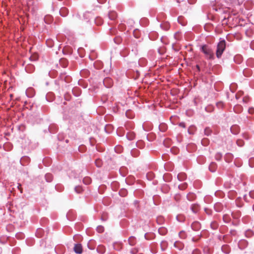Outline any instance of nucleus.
I'll use <instances>...</instances> for the list:
<instances>
[{"instance_id":"f257e3e1","label":"nucleus","mask_w":254,"mask_h":254,"mask_svg":"<svg viewBox=\"0 0 254 254\" xmlns=\"http://www.w3.org/2000/svg\"><path fill=\"white\" fill-rule=\"evenodd\" d=\"M226 48V42L224 40L220 41L217 47L216 50V56L218 58H220L221 57L222 53L225 50Z\"/></svg>"},{"instance_id":"f03ea898","label":"nucleus","mask_w":254,"mask_h":254,"mask_svg":"<svg viewBox=\"0 0 254 254\" xmlns=\"http://www.w3.org/2000/svg\"><path fill=\"white\" fill-rule=\"evenodd\" d=\"M202 51L206 55L207 58L209 59H213L214 55L212 50L206 45H203L202 48Z\"/></svg>"},{"instance_id":"7ed1b4c3","label":"nucleus","mask_w":254,"mask_h":254,"mask_svg":"<svg viewBox=\"0 0 254 254\" xmlns=\"http://www.w3.org/2000/svg\"><path fill=\"white\" fill-rule=\"evenodd\" d=\"M73 250L74 252L76 254H81L82 253V247L80 244H75Z\"/></svg>"},{"instance_id":"20e7f679","label":"nucleus","mask_w":254,"mask_h":254,"mask_svg":"<svg viewBox=\"0 0 254 254\" xmlns=\"http://www.w3.org/2000/svg\"><path fill=\"white\" fill-rule=\"evenodd\" d=\"M103 83L107 87H110L112 85V80L110 78H105Z\"/></svg>"},{"instance_id":"39448f33","label":"nucleus","mask_w":254,"mask_h":254,"mask_svg":"<svg viewBox=\"0 0 254 254\" xmlns=\"http://www.w3.org/2000/svg\"><path fill=\"white\" fill-rule=\"evenodd\" d=\"M191 228L194 231H197L200 228V224L198 222H194L192 223Z\"/></svg>"},{"instance_id":"423d86ee","label":"nucleus","mask_w":254,"mask_h":254,"mask_svg":"<svg viewBox=\"0 0 254 254\" xmlns=\"http://www.w3.org/2000/svg\"><path fill=\"white\" fill-rule=\"evenodd\" d=\"M217 168V165L215 163L212 162L209 166V169L211 172H214L216 171Z\"/></svg>"},{"instance_id":"0eeeda50","label":"nucleus","mask_w":254,"mask_h":254,"mask_svg":"<svg viewBox=\"0 0 254 254\" xmlns=\"http://www.w3.org/2000/svg\"><path fill=\"white\" fill-rule=\"evenodd\" d=\"M174 247L181 250L183 249L184 244L179 241H176L174 243Z\"/></svg>"},{"instance_id":"6e6552de","label":"nucleus","mask_w":254,"mask_h":254,"mask_svg":"<svg viewBox=\"0 0 254 254\" xmlns=\"http://www.w3.org/2000/svg\"><path fill=\"white\" fill-rule=\"evenodd\" d=\"M128 241L130 246H134L136 243V239L133 236L130 237Z\"/></svg>"},{"instance_id":"1a4fd4ad","label":"nucleus","mask_w":254,"mask_h":254,"mask_svg":"<svg viewBox=\"0 0 254 254\" xmlns=\"http://www.w3.org/2000/svg\"><path fill=\"white\" fill-rule=\"evenodd\" d=\"M234 111L237 113H239L242 111V107L240 105H236L234 108Z\"/></svg>"},{"instance_id":"9d476101","label":"nucleus","mask_w":254,"mask_h":254,"mask_svg":"<svg viewBox=\"0 0 254 254\" xmlns=\"http://www.w3.org/2000/svg\"><path fill=\"white\" fill-rule=\"evenodd\" d=\"M195 197H196V196H195V194H193V193H189L187 195V198H188V200H189L190 201H192V200H194L195 198Z\"/></svg>"},{"instance_id":"9b49d317","label":"nucleus","mask_w":254,"mask_h":254,"mask_svg":"<svg viewBox=\"0 0 254 254\" xmlns=\"http://www.w3.org/2000/svg\"><path fill=\"white\" fill-rule=\"evenodd\" d=\"M117 15L115 12H111L109 13V17L112 20H114L116 18Z\"/></svg>"},{"instance_id":"f8f14e48","label":"nucleus","mask_w":254,"mask_h":254,"mask_svg":"<svg viewBox=\"0 0 254 254\" xmlns=\"http://www.w3.org/2000/svg\"><path fill=\"white\" fill-rule=\"evenodd\" d=\"M38 55L37 54H34L31 55L30 57V60L31 61H36L38 59Z\"/></svg>"},{"instance_id":"ddd939ff","label":"nucleus","mask_w":254,"mask_h":254,"mask_svg":"<svg viewBox=\"0 0 254 254\" xmlns=\"http://www.w3.org/2000/svg\"><path fill=\"white\" fill-rule=\"evenodd\" d=\"M231 131L234 134H237L238 133V127L237 126L232 127H231Z\"/></svg>"},{"instance_id":"4468645a","label":"nucleus","mask_w":254,"mask_h":254,"mask_svg":"<svg viewBox=\"0 0 254 254\" xmlns=\"http://www.w3.org/2000/svg\"><path fill=\"white\" fill-rule=\"evenodd\" d=\"M67 9L66 8H62L60 12L63 16H65L67 14Z\"/></svg>"},{"instance_id":"2eb2a0df","label":"nucleus","mask_w":254,"mask_h":254,"mask_svg":"<svg viewBox=\"0 0 254 254\" xmlns=\"http://www.w3.org/2000/svg\"><path fill=\"white\" fill-rule=\"evenodd\" d=\"M191 209L192 212L195 213L198 210V206L196 204H193L191 207Z\"/></svg>"},{"instance_id":"dca6fc26","label":"nucleus","mask_w":254,"mask_h":254,"mask_svg":"<svg viewBox=\"0 0 254 254\" xmlns=\"http://www.w3.org/2000/svg\"><path fill=\"white\" fill-rule=\"evenodd\" d=\"M212 132L211 129L209 127H206L204 129V133L206 135L208 136Z\"/></svg>"},{"instance_id":"f3484780","label":"nucleus","mask_w":254,"mask_h":254,"mask_svg":"<svg viewBox=\"0 0 254 254\" xmlns=\"http://www.w3.org/2000/svg\"><path fill=\"white\" fill-rule=\"evenodd\" d=\"M95 163L97 167H101L102 164V161L100 159L96 160Z\"/></svg>"},{"instance_id":"a211bd4d","label":"nucleus","mask_w":254,"mask_h":254,"mask_svg":"<svg viewBox=\"0 0 254 254\" xmlns=\"http://www.w3.org/2000/svg\"><path fill=\"white\" fill-rule=\"evenodd\" d=\"M179 237L182 239H185L186 237V234L185 232L184 231L180 232L179 234Z\"/></svg>"},{"instance_id":"6ab92c4d","label":"nucleus","mask_w":254,"mask_h":254,"mask_svg":"<svg viewBox=\"0 0 254 254\" xmlns=\"http://www.w3.org/2000/svg\"><path fill=\"white\" fill-rule=\"evenodd\" d=\"M104 230V227L102 226H99L97 227V231L99 233H102Z\"/></svg>"},{"instance_id":"aec40b11","label":"nucleus","mask_w":254,"mask_h":254,"mask_svg":"<svg viewBox=\"0 0 254 254\" xmlns=\"http://www.w3.org/2000/svg\"><path fill=\"white\" fill-rule=\"evenodd\" d=\"M120 193L122 196H124L126 195V194L127 193V192L126 190H123L120 191Z\"/></svg>"},{"instance_id":"412c9836","label":"nucleus","mask_w":254,"mask_h":254,"mask_svg":"<svg viewBox=\"0 0 254 254\" xmlns=\"http://www.w3.org/2000/svg\"><path fill=\"white\" fill-rule=\"evenodd\" d=\"M75 190L77 192L80 193L82 191V188L80 187H76L75 188Z\"/></svg>"},{"instance_id":"4be33fe9","label":"nucleus","mask_w":254,"mask_h":254,"mask_svg":"<svg viewBox=\"0 0 254 254\" xmlns=\"http://www.w3.org/2000/svg\"><path fill=\"white\" fill-rule=\"evenodd\" d=\"M83 182L85 184H89L90 183L91 181L89 178H84L83 180Z\"/></svg>"},{"instance_id":"5701e85b","label":"nucleus","mask_w":254,"mask_h":254,"mask_svg":"<svg viewBox=\"0 0 254 254\" xmlns=\"http://www.w3.org/2000/svg\"><path fill=\"white\" fill-rule=\"evenodd\" d=\"M179 188L181 190H184L187 188V185L185 184L182 185H179Z\"/></svg>"},{"instance_id":"b1692460","label":"nucleus","mask_w":254,"mask_h":254,"mask_svg":"<svg viewBox=\"0 0 254 254\" xmlns=\"http://www.w3.org/2000/svg\"><path fill=\"white\" fill-rule=\"evenodd\" d=\"M248 112L250 114H253L254 113V108L253 107L250 108L249 109Z\"/></svg>"},{"instance_id":"393cba45","label":"nucleus","mask_w":254,"mask_h":254,"mask_svg":"<svg viewBox=\"0 0 254 254\" xmlns=\"http://www.w3.org/2000/svg\"><path fill=\"white\" fill-rule=\"evenodd\" d=\"M222 157V155L220 153H218L216 155V159L218 160H220Z\"/></svg>"},{"instance_id":"a878e982","label":"nucleus","mask_w":254,"mask_h":254,"mask_svg":"<svg viewBox=\"0 0 254 254\" xmlns=\"http://www.w3.org/2000/svg\"><path fill=\"white\" fill-rule=\"evenodd\" d=\"M192 254H200V252L198 250H195L192 252Z\"/></svg>"},{"instance_id":"bb28decb","label":"nucleus","mask_w":254,"mask_h":254,"mask_svg":"<svg viewBox=\"0 0 254 254\" xmlns=\"http://www.w3.org/2000/svg\"><path fill=\"white\" fill-rule=\"evenodd\" d=\"M217 105L218 107H221L223 106V103L221 102H219L217 103Z\"/></svg>"},{"instance_id":"cd10ccee","label":"nucleus","mask_w":254,"mask_h":254,"mask_svg":"<svg viewBox=\"0 0 254 254\" xmlns=\"http://www.w3.org/2000/svg\"><path fill=\"white\" fill-rule=\"evenodd\" d=\"M137 250H136V249H135V250H133V251L131 252V253H132V254H136V253H137Z\"/></svg>"},{"instance_id":"c85d7f7f","label":"nucleus","mask_w":254,"mask_h":254,"mask_svg":"<svg viewBox=\"0 0 254 254\" xmlns=\"http://www.w3.org/2000/svg\"><path fill=\"white\" fill-rule=\"evenodd\" d=\"M51 177V175H50V174H47V175H46V179H47V178H48V177Z\"/></svg>"},{"instance_id":"c756f323","label":"nucleus","mask_w":254,"mask_h":254,"mask_svg":"<svg viewBox=\"0 0 254 254\" xmlns=\"http://www.w3.org/2000/svg\"><path fill=\"white\" fill-rule=\"evenodd\" d=\"M61 62H65H65H66V61L65 60L63 59V60H62L61 61Z\"/></svg>"},{"instance_id":"7c9ffc66","label":"nucleus","mask_w":254,"mask_h":254,"mask_svg":"<svg viewBox=\"0 0 254 254\" xmlns=\"http://www.w3.org/2000/svg\"><path fill=\"white\" fill-rule=\"evenodd\" d=\"M252 193H253V192H250V196H252Z\"/></svg>"},{"instance_id":"2f4dec72","label":"nucleus","mask_w":254,"mask_h":254,"mask_svg":"<svg viewBox=\"0 0 254 254\" xmlns=\"http://www.w3.org/2000/svg\"><path fill=\"white\" fill-rule=\"evenodd\" d=\"M181 175H181V174L178 175V177L179 178Z\"/></svg>"},{"instance_id":"473e14b6","label":"nucleus","mask_w":254,"mask_h":254,"mask_svg":"<svg viewBox=\"0 0 254 254\" xmlns=\"http://www.w3.org/2000/svg\"><path fill=\"white\" fill-rule=\"evenodd\" d=\"M133 136H132V137H131L129 138V139H133Z\"/></svg>"},{"instance_id":"72a5a7b5","label":"nucleus","mask_w":254,"mask_h":254,"mask_svg":"<svg viewBox=\"0 0 254 254\" xmlns=\"http://www.w3.org/2000/svg\"><path fill=\"white\" fill-rule=\"evenodd\" d=\"M240 144H241V142H239V143H238V145H240Z\"/></svg>"},{"instance_id":"f704fd0d","label":"nucleus","mask_w":254,"mask_h":254,"mask_svg":"<svg viewBox=\"0 0 254 254\" xmlns=\"http://www.w3.org/2000/svg\"><path fill=\"white\" fill-rule=\"evenodd\" d=\"M240 144H241V142H239V143H238V145H240Z\"/></svg>"},{"instance_id":"c9c22d12","label":"nucleus","mask_w":254,"mask_h":254,"mask_svg":"<svg viewBox=\"0 0 254 254\" xmlns=\"http://www.w3.org/2000/svg\"><path fill=\"white\" fill-rule=\"evenodd\" d=\"M240 144H241V142H239V143H238V145H240Z\"/></svg>"},{"instance_id":"e433bc0d","label":"nucleus","mask_w":254,"mask_h":254,"mask_svg":"<svg viewBox=\"0 0 254 254\" xmlns=\"http://www.w3.org/2000/svg\"><path fill=\"white\" fill-rule=\"evenodd\" d=\"M100 248H103L102 247L98 248V250H99Z\"/></svg>"},{"instance_id":"4c0bfd02","label":"nucleus","mask_w":254,"mask_h":254,"mask_svg":"<svg viewBox=\"0 0 254 254\" xmlns=\"http://www.w3.org/2000/svg\"><path fill=\"white\" fill-rule=\"evenodd\" d=\"M101 251H102V252H104V250H102V249H101Z\"/></svg>"},{"instance_id":"58836bf2","label":"nucleus","mask_w":254,"mask_h":254,"mask_svg":"<svg viewBox=\"0 0 254 254\" xmlns=\"http://www.w3.org/2000/svg\"><path fill=\"white\" fill-rule=\"evenodd\" d=\"M101 251H102V252H104V250H102V249H101Z\"/></svg>"}]
</instances>
